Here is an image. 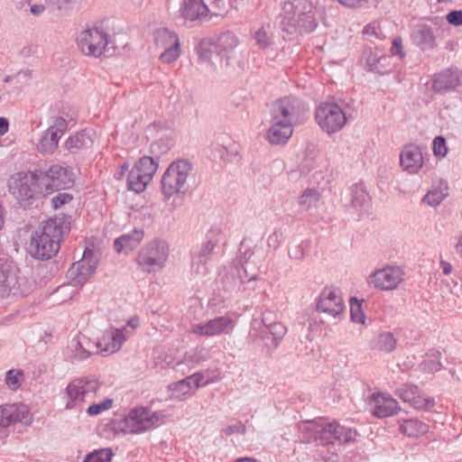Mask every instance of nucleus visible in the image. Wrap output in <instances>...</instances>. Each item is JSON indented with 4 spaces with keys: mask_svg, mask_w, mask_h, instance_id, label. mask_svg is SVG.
I'll use <instances>...</instances> for the list:
<instances>
[{
    "mask_svg": "<svg viewBox=\"0 0 462 462\" xmlns=\"http://www.w3.org/2000/svg\"><path fill=\"white\" fill-rule=\"evenodd\" d=\"M433 152L435 156L443 158L448 152L446 141L442 136H437L433 141Z\"/></svg>",
    "mask_w": 462,
    "mask_h": 462,
    "instance_id": "6e6d98bb",
    "label": "nucleus"
},
{
    "mask_svg": "<svg viewBox=\"0 0 462 462\" xmlns=\"http://www.w3.org/2000/svg\"><path fill=\"white\" fill-rule=\"evenodd\" d=\"M192 179V165L186 160L171 162L162 175L161 189L166 199L176 194H184L189 190Z\"/></svg>",
    "mask_w": 462,
    "mask_h": 462,
    "instance_id": "20e7f679",
    "label": "nucleus"
},
{
    "mask_svg": "<svg viewBox=\"0 0 462 462\" xmlns=\"http://www.w3.org/2000/svg\"><path fill=\"white\" fill-rule=\"evenodd\" d=\"M131 336L126 327L122 328H109L105 330L102 337L97 341L100 352L114 354L117 352Z\"/></svg>",
    "mask_w": 462,
    "mask_h": 462,
    "instance_id": "4be33fe9",
    "label": "nucleus"
},
{
    "mask_svg": "<svg viewBox=\"0 0 462 462\" xmlns=\"http://www.w3.org/2000/svg\"><path fill=\"white\" fill-rule=\"evenodd\" d=\"M88 407L86 410V412L89 416H97L99 415L113 407L114 400L112 398H105L102 401L96 402L93 401L88 403Z\"/></svg>",
    "mask_w": 462,
    "mask_h": 462,
    "instance_id": "a18cd8bd",
    "label": "nucleus"
},
{
    "mask_svg": "<svg viewBox=\"0 0 462 462\" xmlns=\"http://www.w3.org/2000/svg\"><path fill=\"white\" fill-rule=\"evenodd\" d=\"M67 128L68 124L65 118L60 116H51L49 120V127L42 133L37 144V150L42 153H53Z\"/></svg>",
    "mask_w": 462,
    "mask_h": 462,
    "instance_id": "dca6fc26",
    "label": "nucleus"
},
{
    "mask_svg": "<svg viewBox=\"0 0 462 462\" xmlns=\"http://www.w3.org/2000/svg\"><path fill=\"white\" fill-rule=\"evenodd\" d=\"M69 230V222L64 217H55L42 222L35 231L30 244L33 257L50 259L60 249L63 235Z\"/></svg>",
    "mask_w": 462,
    "mask_h": 462,
    "instance_id": "f03ea898",
    "label": "nucleus"
},
{
    "mask_svg": "<svg viewBox=\"0 0 462 462\" xmlns=\"http://www.w3.org/2000/svg\"><path fill=\"white\" fill-rule=\"evenodd\" d=\"M169 256V247L163 241L153 240L138 253L136 262L144 273H154L162 269Z\"/></svg>",
    "mask_w": 462,
    "mask_h": 462,
    "instance_id": "1a4fd4ad",
    "label": "nucleus"
},
{
    "mask_svg": "<svg viewBox=\"0 0 462 462\" xmlns=\"http://www.w3.org/2000/svg\"><path fill=\"white\" fill-rule=\"evenodd\" d=\"M154 42L157 49L162 50L160 60L170 64L178 60L180 55V43L177 33L167 28H160L154 33Z\"/></svg>",
    "mask_w": 462,
    "mask_h": 462,
    "instance_id": "2eb2a0df",
    "label": "nucleus"
},
{
    "mask_svg": "<svg viewBox=\"0 0 462 462\" xmlns=\"http://www.w3.org/2000/svg\"><path fill=\"white\" fill-rule=\"evenodd\" d=\"M223 238L224 236L220 229H210L207 236L208 240L196 251V253L209 260L215 247L223 240Z\"/></svg>",
    "mask_w": 462,
    "mask_h": 462,
    "instance_id": "4c0bfd02",
    "label": "nucleus"
},
{
    "mask_svg": "<svg viewBox=\"0 0 462 462\" xmlns=\"http://www.w3.org/2000/svg\"><path fill=\"white\" fill-rule=\"evenodd\" d=\"M402 39L401 37H396L392 42V47H391V55L392 60L395 56H399L400 59L402 58Z\"/></svg>",
    "mask_w": 462,
    "mask_h": 462,
    "instance_id": "052dcab7",
    "label": "nucleus"
},
{
    "mask_svg": "<svg viewBox=\"0 0 462 462\" xmlns=\"http://www.w3.org/2000/svg\"><path fill=\"white\" fill-rule=\"evenodd\" d=\"M351 191V203L356 208H365L370 201V196L366 191L365 186L363 182H358L350 188Z\"/></svg>",
    "mask_w": 462,
    "mask_h": 462,
    "instance_id": "a19ab883",
    "label": "nucleus"
},
{
    "mask_svg": "<svg viewBox=\"0 0 462 462\" xmlns=\"http://www.w3.org/2000/svg\"><path fill=\"white\" fill-rule=\"evenodd\" d=\"M441 353L438 350L431 349L424 356L420 364V369L427 374H434L442 368Z\"/></svg>",
    "mask_w": 462,
    "mask_h": 462,
    "instance_id": "ea45409f",
    "label": "nucleus"
},
{
    "mask_svg": "<svg viewBox=\"0 0 462 462\" xmlns=\"http://www.w3.org/2000/svg\"><path fill=\"white\" fill-rule=\"evenodd\" d=\"M309 249V244L307 241H301L299 244L292 245L289 248V256L294 260H301L304 258L306 252Z\"/></svg>",
    "mask_w": 462,
    "mask_h": 462,
    "instance_id": "864d4df0",
    "label": "nucleus"
},
{
    "mask_svg": "<svg viewBox=\"0 0 462 462\" xmlns=\"http://www.w3.org/2000/svg\"><path fill=\"white\" fill-rule=\"evenodd\" d=\"M143 229L134 228L131 232L122 235L115 240V249L117 253H121L123 251H132L141 243V241L143 239Z\"/></svg>",
    "mask_w": 462,
    "mask_h": 462,
    "instance_id": "2f4dec72",
    "label": "nucleus"
},
{
    "mask_svg": "<svg viewBox=\"0 0 462 462\" xmlns=\"http://www.w3.org/2000/svg\"><path fill=\"white\" fill-rule=\"evenodd\" d=\"M258 269L250 261L230 267L227 275L228 288L235 291H252L256 289Z\"/></svg>",
    "mask_w": 462,
    "mask_h": 462,
    "instance_id": "9d476101",
    "label": "nucleus"
},
{
    "mask_svg": "<svg viewBox=\"0 0 462 462\" xmlns=\"http://www.w3.org/2000/svg\"><path fill=\"white\" fill-rule=\"evenodd\" d=\"M300 430L306 434L304 436L306 441L319 440L322 445L335 444L336 442L349 443L354 441L356 436V431L343 427L336 421L324 424L306 422L300 426Z\"/></svg>",
    "mask_w": 462,
    "mask_h": 462,
    "instance_id": "7ed1b4c3",
    "label": "nucleus"
},
{
    "mask_svg": "<svg viewBox=\"0 0 462 462\" xmlns=\"http://www.w3.org/2000/svg\"><path fill=\"white\" fill-rule=\"evenodd\" d=\"M23 380L24 375L22 370L13 369L6 373L5 383L12 391L17 390Z\"/></svg>",
    "mask_w": 462,
    "mask_h": 462,
    "instance_id": "8fccbe9b",
    "label": "nucleus"
},
{
    "mask_svg": "<svg viewBox=\"0 0 462 462\" xmlns=\"http://www.w3.org/2000/svg\"><path fill=\"white\" fill-rule=\"evenodd\" d=\"M306 112L307 106L300 98L288 96L273 103L271 118L295 125L303 123Z\"/></svg>",
    "mask_w": 462,
    "mask_h": 462,
    "instance_id": "0eeeda50",
    "label": "nucleus"
},
{
    "mask_svg": "<svg viewBox=\"0 0 462 462\" xmlns=\"http://www.w3.org/2000/svg\"><path fill=\"white\" fill-rule=\"evenodd\" d=\"M267 320L265 314L261 321L254 320L250 334L253 337L260 336L263 339L267 338L266 334H270L273 337L272 344L276 347L286 334L287 328L281 322L267 323Z\"/></svg>",
    "mask_w": 462,
    "mask_h": 462,
    "instance_id": "b1692460",
    "label": "nucleus"
},
{
    "mask_svg": "<svg viewBox=\"0 0 462 462\" xmlns=\"http://www.w3.org/2000/svg\"><path fill=\"white\" fill-rule=\"evenodd\" d=\"M70 351L73 356L79 360H84L91 355L99 352L97 342L92 341L85 335L79 334L70 341Z\"/></svg>",
    "mask_w": 462,
    "mask_h": 462,
    "instance_id": "bb28decb",
    "label": "nucleus"
},
{
    "mask_svg": "<svg viewBox=\"0 0 462 462\" xmlns=\"http://www.w3.org/2000/svg\"><path fill=\"white\" fill-rule=\"evenodd\" d=\"M140 325L139 318L137 317H132L128 319L126 328L129 332H131V335H133L134 330L138 328Z\"/></svg>",
    "mask_w": 462,
    "mask_h": 462,
    "instance_id": "69168bd1",
    "label": "nucleus"
},
{
    "mask_svg": "<svg viewBox=\"0 0 462 462\" xmlns=\"http://www.w3.org/2000/svg\"><path fill=\"white\" fill-rule=\"evenodd\" d=\"M32 421V417L29 408L23 403H12L0 406V428H6L17 422L30 425Z\"/></svg>",
    "mask_w": 462,
    "mask_h": 462,
    "instance_id": "412c9836",
    "label": "nucleus"
},
{
    "mask_svg": "<svg viewBox=\"0 0 462 462\" xmlns=\"http://www.w3.org/2000/svg\"><path fill=\"white\" fill-rule=\"evenodd\" d=\"M40 191L49 195L59 189H65L73 184V173L66 167L52 165L47 171H39Z\"/></svg>",
    "mask_w": 462,
    "mask_h": 462,
    "instance_id": "f8f14e48",
    "label": "nucleus"
},
{
    "mask_svg": "<svg viewBox=\"0 0 462 462\" xmlns=\"http://www.w3.org/2000/svg\"><path fill=\"white\" fill-rule=\"evenodd\" d=\"M315 119L321 130L328 134L339 132L347 121L342 107L333 102H324L317 106Z\"/></svg>",
    "mask_w": 462,
    "mask_h": 462,
    "instance_id": "9b49d317",
    "label": "nucleus"
},
{
    "mask_svg": "<svg viewBox=\"0 0 462 462\" xmlns=\"http://www.w3.org/2000/svg\"><path fill=\"white\" fill-rule=\"evenodd\" d=\"M350 316L354 322L365 323V316L362 310L361 303L356 299H351L350 300Z\"/></svg>",
    "mask_w": 462,
    "mask_h": 462,
    "instance_id": "3c124183",
    "label": "nucleus"
},
{
    "mask_svg": "<svg viewBox=\"0 0 462 462\" xmlns=\"http://www.w3.org/2000/svg\"><path fill=\"white\" fill-rule=\"evenodd\" d=\"M371 413L377 418H385L394 415L400 406L395 399L388 393H377L372 394L367 401Z\"/></svg>",
    "mask_w": 462,
    "mask_h": 462,
    "instance_id": "5701e85b",
    "label": "nucleus"
},
{
    "mask_svg": "<svg viewBox=\"0 0 462 462\" xmlns=\"http://www.w3.org/2000/svg\"><path fill=\"white\" fill-rule=\"evenodd\" d=\"M77 43L84 54L100 57L107 46V35L101 28H88L78 35Z\"/></svg>",
    "mask_w": 462,
    "mask_h": 462,
    "instance_id": "4468645a",
    "label": "nucleus"
},
{
    "mask_svg": "<svg viewBox=\"0 0 462 462\" xmlns=\"http://www.w3.org/2000/svg\"><path fill=\"white\" fill-rule=\"evenodd\" d=\"M406 402L417 410H430L435 405L434 398L423 394L417 386L406 389Z\"/></svg>",
    "mask_w": 462,
    "mask_h": 462,
    "instance_id": "72a5a7b5",
    "label": "nucleus"
},
{
    "mask_svg": "<svg viewBox=\"0 0 462 462\" xmlns=\"http://www.w3.org/2000/svg\"><path fill=\"white\" fill-rule=\"evenodd\" d=\"M252 37L258 49L265 51L273 44V38L270 25H262L252 32Z\"/></svg>",
    "mask_w": 462,
    "mask_h": 462,
    "instance_id": "58836bf2",
    "label": "nucleus"
},
{
    "mask_svg": "<svg viewBox=\"0 0 462 462\" xmlns=\"http://www.w3.org/2000/svg\"><path fill=\"white\" fill-rule=\"evenodd\" d=\"M165 421L162 411H153L145 407L131 410L118 422V429L125 434H138L162 425Z\"/></svg>",
    "mask_w": 462,
    "mask_h": 462,
    "instance_id": "423d86ee",
    "label": "nucleus"
},
{
    "mask_svg": "<svg viewBox=\"0 0 462 462\" xmlns=\"http://www.w3.org/2000/svg\"><path fill=\"white\" fill-rule=\"evenodd\" d=\"M113 456L110 448H100L87 455L83 462H110Z\"/></svg>",
    "mask_w": 462,
    "mask_h": 462,
    "instance_id": "09e8293b",
    "label": "nucleus"
},
{
    "mask_svg": "<svg viewBox=\"0 0 462 462\" xmlns=\"http://www.w3.org/2000/svg\"><path fill=\"white\" fill-rule=\"evenodd\" d=\"M448 189L446 180L442 179L435 180L423 197V201L430 207H437L448 196Z\"/></svg>",
    "mask_w": 462,
    "mask_h": 462,
    "instance_id": "7c9ffc66",
    "label": "nucleus"
},
{
    "mask_svg": "<svg viewBox=\"0 0 462 462\" xmlns=\"http://www.w3.org/2000/svg\"><path fill=\"white\" fill-rule=\"evenodd\" d=\"M319 199V193L314 189H307L298 199V204L301 210L307 211L315 208Z\"/></svg>",
    "mask_w": 462,
    "mask_h": 462,
    "instance_id": "37998d69",
    "label": "nucleus"
},
{
    "mask_svg": "<svg viewBox=\"0 0 462 462\" xmlns=\"http://www.w3.org/2000/svg\"><path fill=\"white\" fill-rule=\"evenodd\" d=\"M428 430V425L418 420H406V435L409 437H419L425 434Z\"/></svg>",
    "mask_w": 462,
    "mask_h": 462,
    "instance_id": "de8ad7c7",
    "label": "nucleus"
},
{
    "mask_svg": "<svg viewBox=\"0 0 462 462\" xmlns=\"http://www.w3.org/2000/svg\"><path fill=\"white\" fill-rule=\"evenodd\" d=\"M246 431V428L245 426V424H243L242 422H237L234 425H231V426H228L226 430H225V432L226 435H232V434H235V433H241V434H245Z\"/></svg>",
    "mask_w": 462,
    "mask_h": 462,
    "instance_id": "0e129e2a",
    "label": "nucleus"
},
{
    "mask_svg": "<svg viewBox=\"0 0 462 462\" xmlns=\"http://www.w3.org/2000/svg\"><path fill=\"white\" fill-rule=\"evenodd\" d=\"M9 123L5 117H0V135H3L8 132Z\"/></svg>",
    "mask_w": 462,
    "mask_h": 462,
    "instance_id": "774afa93",
    "label": "nucleus"
},
{
    "mask_svg": "<svg viewBox=\"0 0 462 462\" xmlns=\"http://www.w3.org/2000/svg\"><path fill=\"white\" fill-rule=\"evenodd\" d=\"M337 1L345 6L356 7V6H359L360 5L366 2L367 0H337Z\"/></svg>",
    "mask_w": 462,
    "mask_h": 462,
    "instance_id": "338daca9",
    "label": "nucleus"
},
{
    "mask_svg": "<svg viewBox=\"0 0 462 462\" xmlns=\"http://www.w3.org/2000/svg\"><path fill=\"white\" fill-rule=\"evenodd\" d=\"M447 22L453 26L462 25V10L450 11L446 15Z\"/></svg>",
    "mask_w": 462,
    "mask_h": 462,
    "instance_id": "bf43d9fd",
    "label": "nucleus"
},
{
    "mask_svg": "<svg viewBox=\"0 0 462 462\" xmlns=\"http://www.w3.org/2000/svg\"><path fill=\"white\" fill-rule=\"evenodd\" d=\"M20 283L14 272L5 266H0V298L20 293Z\"/></svg>",
    "mask_w": 462,
    "mask_h": 462,
    "instance_id": "c85d7f7f",
    "label": "nucleus"
},
{
    "mask_svg": "<svg viewBox=\"0 0 462 462\" xmlns=\"http://www.w3.org/2000/svg\"><path fill=\"white\" fill-rule=\"evenodd\" d=\"M97 258L91 250H85L80 261L74 263L68 271V277L73 286L84 284L94 274Z\"/></svg>",
    "mask_w": 462,
    "mask_h": 462,
    "instance_id": "6ab92c4d",
    "label": "nucleus"
},
{
    "mask_svg": "<svg viewBox=\"0 0 462 462\" xmlns=\"http://www.w3.org/2000/svg\"><path fill=\"white\" fill-rule=\"evenodd\" d=\"M423 165L421 149L417 145L406 146V171L417 173Z\"/></svg>",
    "mask_w": 462,
    "mask_h": 462,
    "instance_id": "e433bc0d",
    "label": "nucleus"
},
{
    "mask_svg": "<svg viewBox=\"0 0 462 462\" xmlns=\"http://www.w3.org/2000/svg\"><path fill=\"white\" fill-rule=\"evenodd\" d=\"M180 13L186 20L197 21L207 18L209 9L203 0H183Z\"/></svg>",
    "mask_w": 462,
    "mask_h": 462,
    "instance_id": "c756f323",
    "label": "nucleus"
},
{
    "mask_svg": "<svg viewBox=\"0 0 462 462\" xmlns=\"http://www.w3.org/2000/svg\"><path fill=\"white\" fill-rule=\"evenodd\" d=\"M92 143L91 137L86 132H80L68 138L66 148L71 152H76L91 146Z\"/></svg>",
    "mask_w": 462,
    "mask_h": 462,
    "instance_id": "79ce46f5",
    "label": "nucleus"
},
{
    "mask_svg": "<svg viewBox=\"0 0 462 462\" xmlns=\"http://www.w3.org/2000/svg\"><path fill=\"white\" fill-rule=\"evenodd\" d=\"M9 192L23 205L31 203L36 193L40 191V178L38 171L17 172L8 180Z\"/></svg>",
    "mask_w": 462,
    "mask_h": 462,
    "instance_id": "6e6552de",
    "label": "nucleus"
},
{
    "mask_svg": "<svg viewBox=\"0 0 462 462\" xmlns=\"http://www.w3.org/2000/svg\"><path fill=\"white\" fill-rule=\"evenodd\" d=\"M213 42L217 54L229 53L239 44L238 37L231 31L219 33Z\"/></svg>",
    "mask_w": 462,
    "mask_h": 462,
    "instance_id": "c9c22d12",
    "label": "nucleus"
},
{
    "mask_svg": "<svg viewBox=\"0 0 462 462\" xmlns=\"http://www.w3.org/2000/svg\"><path fill=\"white\" fill-rule=\"evenodd\" d=\"M364 59L368 70L379 74L388 73L393 67L392 56L384 55L377 49L375 51H365L364 53Z\"/></svg>",
    "mask_w": 462,
    "mask_h": 462,
    "instance_id": "a878e982",
    "label": "nucleus"
},
{
    "mask_svg": "<svg viewBox=\"0 0 462 462\" xmlns=\"http://www.w3.org/2000/svg\"><path fill=\"white\" fill-rule=\"evenodd\" d=\"M363 33L367 37L368 40H383L386 37L382 24L379 22H372L365 25L363 30Z\"/></svg>",
    "mask_w": 462,
    "mask_h": 462,
    "instance_id": "49530a36",
    "label": "nucleus"
},
{
    "mask_svg": "<svg viewBox=\"0 0 462 462\" xmlns=\"http://www.w3.org/2000/svg\"><path fill=\"white\" fill-rule=\"evenodd\" d=\"M100 388L101 383L93 377L72 380L65 389V409L81 411L86 404L96 401Z\"/></svg>",
    "mask_w": 462,
    "mask_h": 462,
    "instance_id": "39448f33",
    "label": "nucleus"
},
{
    "mask_svg": "<svg viewBox=\"0 0 462 462\" xmlns=\"http://www.w3.org/2000/svg\"><path fill=\"white\" fill-rule=\"evenodd\" d=\"M293 126L288 123L271 118V125L267 132V139L273 144H284L291 137Z\"/></svg>",
    "mask_w": 462,
    "mask_h": 462,
    "instance_id": "cd10ccee",
    "label": "nucleus"
},
{
    "mask_svg": "<svg viewBox=\"0 0 462 462\" xmlns=\"http://www.w3.org/2000/svg\"><path fill=\"white\" fill-rule=\"evenodd\" d=\"M208 259L194 252L191 258V269L199 274H204L208 272Z\"/></svg>",
    "mask_w": 462,
    "mask_h": 462,
    "instance_id": "603ef678",
    "label": "nucleus"
},
{
    "mask_svg": "<svg viewBox=\"0 0 462 462\" xmlns=\"http://www.w3.org/2000/svg\"><path fill=\"white\" fill-rule=\"evenodd\" d=\"M462 85V70L449 68L434 75L432 88L438 93H446Z\"/></svg>",
    "mask_w": 462,
    "mask_h": 462,
    "instance_id": "393cba45",
    "label": "nucleus"
},
{
    "mask_svg": "<svg viewBox=\"0 0 462 462\" xmlns=\"http://www.w3.org/2000/svg\"><path fill=\"white\" fill-rule=\"evenodd\" d=\"M236 326L229 315L218 316L206 322L195 323L190 326V332L206 337L232 334Z\"/></svg>",
    "mask_w": 462,
    "mask_h": 462,
    "instance_id": "f3484780",
    "label": "nucleus"
},
{
    "mask_svg": "<svg viewBox=\"0 0 462 462\" xmlns=\"http://www.w3.org/2000/svg\"><path fill=\"white\" fill-rule=\"evenodd\" d=\"M317 309L319 311L327 313L333 318H340L345 310L341 291L335 287L323 289L319 295Z\"/></svg>",
    "mask_w": 462,
    "mask_h": 462,
    "instance_id": "aec40b11",
    "label": "nucleus"
},
{
    "mask_svg": "<svg viewBox=\"0 0 462 462\" xmlns=\"http://www.w3.org/2000/svg\"><path fill=\"white\" fill-rule=\"evenodd\" d=\"M281 17L282 31L291 38L311 32L318 25L315 8L309 0L285 2Z\"/></svg>",
    "mask_w": 462,
    "mask_h": 462,
    "instance_id": "f257e3e1",
    "label": "nucleus"
},
{
    "mask_svg": "<svg viewBox=\"0 0 462 462\" xmlns=\"http://www.w3.org/2000/svg\"><path fill=\"white\" fill-rule=\"evenodd\" d=\"M173 391L177 393V398H185L191 396V386L185 382V378L177 382L173 386Z\"/></svg>",
    "mask_w": 462,
    "mask_h": 462,
    "instance_id": "5fc2aeb1",
    "label": "nucleus"
},
{
    "mask_svg": "<svg viewBox=\"0 0 462 462\" xmlns=\"http://www.w3.org/2000/svg\"><path fill=\"white\" fill-rule=\"evenodd\" d=\"M208 359V356L203 353V349L199 351L187 353L184 356V361L192 365H199Z\"/></svg>",
    "mask_w": 462,
    "mask_h": 462,
    "instance_id": "4d7b16f0",
    "label": "nucleus"
},
{
    "mask_svg": "<svg viewBox=\"0 0 462 462\" xmlns=\"http://www.w3.org/2000/svg\"><path fill=\"white\" fill-rule=\"evenodd\" d=\"M396 346V340L390 332L380 334L373 343V347L380 351L391 352Z\"/></svg>",
    "mask_w": 462,
    "mask_h": 462,
    "instance_id": "c03bdc74",
    "label": "nucleus"
},
{
    "mask_svg": "<svg viewBox=\"0 0 462 462\" xmlns=\"http://www.w3.org/2000/svg\"><path fill=\"white\" fill-rule=\"evenodd\" d=\"M158 169V163L150 156L140 158L129 171L127 185L129 189L139 193L143 191L152 180Z\"/></svg>",
    "mask_w": 462,
    "mask_h": 462,
    "instance_id": "ddd939ff",
    "label": "nucleus"
},
{
    "mask_svg": "<svg viewBox=\"0 0 462 462\" xmlns=\"http://www.w3.org/2000/svg\"><path fill=\"white\" fill-rule=\"evenodd\" d=\"M402 279V269L389 265L373 272L367 278V283L375 289L392 291L398 287Z\"/></svg>",
    "mask_w": 462,
    "mask_h": 462,
    "instance_id": "a211bd4d",
    "label": "nucleus"
},
{
    "mask_svg": "<svg viewBox=\"0 0 462 462\" xmlns=\"http://www.w3.org/2000/svg\"><path fill=\"white\" fill-rule=\"evenodd\" d=\"M72 196L69 193H59L52 199V205L55 208H59L61 206L70 202Z\"/></svg>",
    "mask_w": 462,
    "mask_h": 462,
    "instance_id": "680f3d73",
    "label": "nucleus"
},
{
    "mask_svg": "<svg viewBox=\"0 0 462 462\" xmlns=\"http://www.w3.org/2000/svg\"><path fill=\"white\" fill-rule=\"evenodd\" d=\"M196 53L199 57L198 62L205 65L208 71H215L216 66L212 62L211 58L215 51V44L212 39H202L195 47Z\"/></svg>",
    "mask_w": 462,
    "mask_h": 462,
    "instance_id": "473e14b6",
    "label": "nucleus"
},
{
    "mask_svg": "<svg viewBox=\"0 0 462 462\" xmlns=\"http://www.w3.org/2000/svg\"><path fill=\"white\" fill-rule=\"evenodd\" d=\"M411 39L422 50H430L436 46L435 35L428 25H419L412 32Z\"/></svg>",
    "mask_w": 462,
    "mask_h": 462,
    "instance_id": "f704fd0d",
    "label": "nucleus"
},
{
    "mask_svg": "<svg viewBox=\"0 0 462 462\" xmlns=\"http://www.w3.org/2000/svg\"><path fill=\"white\" fill-rule=\"evenodd\" d=\"M204 380V375L201 373H195L189 376H187L185 378V382L189 383V384L192 387V385L195 388H199L201 385H204L202 383V381Z\"/></svg>",
    "mask_w": 462,
    "mask_h": 462,
    "instance_id": "e2e57ef3",
    "label": "nucleus"
},
{
    "mask_svg": "<svg viewBox=\"0 0 462 462\" xmlns=\"http://www.w3.org/2000/svg\"><path fill=\"white\" fill-rule=\"evenodd\" d=\"M283 241V234L282 230L276 229L272 234L269 235L267 238V245L268 247L276 250L281 245Z\"/></svg>",
    "mask_w": 462,
    "mask_h": 462,
    "instance_id": "13d9d810",
    "label": "nucleus"
}]
</instances>
